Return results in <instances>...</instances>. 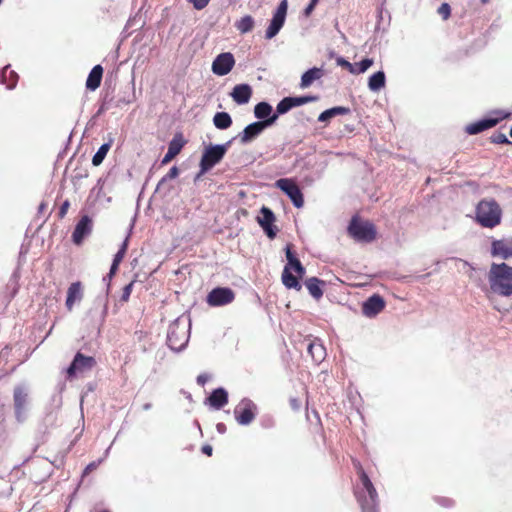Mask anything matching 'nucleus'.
Masks as SVG:
<instances>
[{
	"mask_svg": "<svg viewBox=\"0 0 512 512\" xmlns=\"http://www.w3.org/2000/svg\"><path fill=\"white\" fill-rule=\"evenodd\" d=\"M359 477V483L354 487V495L362 512H378V493L359 461H353Z\"/></svg>",
	"mask_w": 512,
	"mask_h": 512,
	"instance_id": "obj_1",
	"label": "nucleus"
},
{
	"mask_svg": "<svg viewBox=\"0 0 512 512\" xmlns=\"http://www.w3.org/2000/svg\"><path fill=\"white\" fill-rule=\"evenodd\" d=\"M488 281L490 289L501 296L512 295V266L505 262L492 263L489 273Z\"/></svg>",
	"mask_w": 512,
	"mask_h": 512,
	"instance_id": "obj_2",
	"label": "nucleus"
},
{
	"mask_svg": "<svg viewBox=\"0 0 512 512\" xmlns=\"http://www.w3.org/2000/svg\"><path fill=\"white\" fill-rule=\"evenodd\" d=\"M502 208L494 198L480 200L475 207V221L484 228L493 229L501 224Z\"/></svg>",
	"mask_w": 512,
	"mask_h": 512,
	"instance_id": "obj_3",
	"label": "nucleus"
},
{
	"mask_svg": "<svg viewBox=\"0 0 512 512\" xmlns=\"http://www.w3.org/2000/svg\"><path fill=\"white\" fill-rule=\"evenodd\" d=\"M347 230L348 234L358 242L370 243L377 236L376 226L368 220L361 219L359 216L352 217Z\"/></svg>",
	"mask_w": 512,
	"mask_h": 512,
	"instance_id": "obj_4",
	"label": "nucleus"
},
{
	"mask_svg": "<svg viewBox=\"0 0 512 512\" xmlns=\"http://www.w3.org/2000/svg\"><path fill=\"white\" fill-rule=\"evenodd\" d=\"M189 340V328L179 319L170 324L167 334V344L175 351L186 346Z\"/></svg>",
	"mask_w": 512,
	"mask_h": 512,
	"instance_id": "obj_5",
	"label": "nucleus"
},
{
	"mask_svg": "<svg viewBox=\"0 0 512 512\" xmlns=\"http://www.w3.org/2000/svg\"><path fill=\"white\" fill-rule=\"evenodd\" d=\"M230 142L223 145H211L205 149L200 160V172L204 174L218 164L227 152Z\"/></svg>",
	"mask_w": 512,
	"mask_h": 512,
	"instance_id": "obj_6",
	"label": "nucleus"
},
{
	"mask_svg": "<svg viewBox=\"0 0 512 512\" xmlns=\"http://www.w3.org/2000/svg\"><path fill=\"white\" fill-rule=\"evenodd\" d=\"M277 119H278V115L273 114L270 118H268L266 120L257 121V122L249 124L238 135L240 142L242 144L251 142L253 139L258 137L265 128L273 125Z\"/></svg>",
	"mask_w": 512,
	"mask_h": 512,
	"instance_id": "obj_7",
	"label": "nucleus"
},
{
	"mask_svg": "<svg viewBox=\"0 0 512 512\" xmlns=\"http://www.w3.org/2000/svg\"><path fill=\"white\" fill-rule=\"evenodd\" d=\"M257 414V405L250 399L241 400L234 408V416L240 425H249Z\"/></svg>",
	"mask_w": 512,
	"mask_h": 512,
	"instance_id": "obj_8",
	"label": "nucleus"
},
{
	"mask_svg": "<svg viewBox=\"0 0 512 512\" xmlns=\"http://www.w3.org/2000/svg\"><path fill=\"white\" fill-rule=\"evenodd\" d=\"M96 364L97 362L94 357L85 356L81 352H77L70 366L67 368V378L73 379L78 373L92 370Z\"/></svg>",
	"mask_w": 512,
	"mask_h": 512,
	"instance_id": "obj_9",
	"label": "nucleus"
},
{
	"mask_svg": "<svg viewBox=\"0 0 512 512\" xmlns=\"http://www.w3.org/2000/svg\"><path fill=\"white\" fill-rule=\"evenodd\" d=\"M276 187L291 199L295 207L301 208L304 205L303 194L294 180L281 178L276 181Z\"/></svg>",
	"mask_w": 512,
	"mask_h": 512,
	"instance_id": "obj_10",
	"label": "nucleus"
},
{
	"mask_svg": "<svg viewBox=\"0 0 512 512\" xmlns=\"http://www.w3.org/2000/svg\"><path fill=\"white\" fill-rule=\"evenodd\" d=\"M235 299V293L228 287H217L212 289L207 295L209 306L218 307L230 304Z\"/></svg>",
	"mask_w": 512,
	"mask_h": 512,
	"instance_id": "obj_11",
	"label": "nucleus"
},
{
	"mask_svg": "<svg viewBox=\"0 0 512 512\" xmlns=\"http://www.w3.org/2000/svg\"><path fill=\"white\" fill-rule=\"evenodd\" d=\"M287 0H282L276 10V12L273 15V18L270 22V25L268 26L266 30L265 37L266 39H272L275 37L280 29L283 27L286 14H287Z\"/></svg>",
	"mask_w": 512,
	"mask_h": 512,
	"instance_id": "obj_12",
	"label": "nucleus"
},
{
	"mask_svg": "<svg viewBox=\"0 0 512 512\" xmlns=\"http://www.w3.org/2000/svg\"><path fill=\"white\" fill-rule=\"evenodd\" d=\"M490 255L503 260L512 258V236L492 239Z\"/></svg>",
	"mask_w": 512,
	"mask_h": 512,
	"instance_id": "obj_13",
	"label": "nucleus"
},
{
	"mask_svg": "<svg viewBox=\"0 0 512 512\" xmlns=\"http://www.w3.org/2000/svg\"><path fill=\"white\" fill-rule=\"evenodd\" d=\"M316 100H318V97L313 95L301 97H285L277 104L276 114H285L294 107H298L309 102H314Z\"/></svg>",
	"mask_w": 512,
	"mask_h": 512,
	"instance_id": "obj_14",
	"label": "nucleus"
},
{
	"mask_svg": "<svg viewBox=\"0 0 512 512\" xmlns=\"http://www.w3.org/2000/svg\"><path fill=\"white\" fill-rule=\"evenodd\" d=\"M260 213L261 216H259L257 219L259 225L263 228L268 238L274 239L278 232L277 227L274 225V213L271 209L265 206L261 208Z\"/></svg>",
	"mask_w": 512,
	"mask_h": 512,
	"instance_id": "obj_15",
	"label": "nucleus"
},
{
	"mask_svg": "<svg viewBox=\"0 0 512 512\" xmlns=\"http://www.w3.org/2000/svg\"><path fill=\"white\" fill-rule=\"evenodd\" d=\"M235 60L231 53H222L216 57L212 64V71L219 76L227 75L234 67Z\"/></svg>",
	"mask_w": 512,
	"mask_h": 512,
	"instance_id": "obj_16",
	"label": "nucleus"
},
{
	"mask_svg": "<svg viewBox=\"0 0 512 512\" xmlns=\"http://www.w3.org/2000/svg\"><path fill=\"white\" fill-rule=\"evenodd\" d=\"M506 115L498 116V117H489L486 119H481L479 121L468 124L465 127V132L469 135H476L481 133L487 129H490L496 126L502 119H504Z\"/></svg>",
	"mask_w": 512,
	"mask_h": 512,
	"instance_id": "obj_17",
	"label": "nucleus"
},
{
	"mask_svg": "<svg viewBox=\"0 0 512 512\" xmlns=\"http://www.w3.org/2000/svg\"><path fill=\"white\" fill-rule=\"evenodd\" d=\"M92 231V220L89 216L84 215L81 217L79 222L72 233L73 242L77 245L81 244L83 239L88 236Z\"/></svg>",
	"mask_w": 512,
	"mask_h": 512,
	"instance_id": "obj_18",
	"label": "nucleus"
},
{
	"mask_svg": "<svg viewBox=\"0 0 512 512\" xmlns=\"http://www.w3.org/2000/svg\"><path fill=\"white\" fill-rule=\"evenodd\" d=\"M385 308L384 299L377 294L369 297L362 306L363 314L368 317H374Z\"/></svg>",
	"mask_w": 512,
	"mask_h": 512,
	"instance_id": "obj_19",
	"label": "nucleus"
},
{
	"mask_svg": "<svg viewBox=\"0 0 512 512\" xmlns=\"http://www.w3.org/2000/svg\"><path fill=\"white\" fill-rule=\"evenodd\" d=\"M15 415L19 421L23 420L24 410L27 404L28 393L21 386H17L13 393Z\"/></svg>",
	"mask_w": 512,
	"mask_h": 512,
	"instance_id": "obj_20",
	"label": "nucleus"
},
{
	"mask_svg": "<svg viewBox=\"0 0 512 512\" xmlns=\"http://www.w3.org/2000/svg\"><path fill=\"white\" fill-rule=\"evenodd\" d=\"M83 299V286L80 281L71 283L67 290L66 297V308L68 311H72L76 302H80Z\"/></svg>",
	"mask_w": 512,
	"mask_h": 512,
	"instance_id": "obj_21",
	"label": "nucleus"
},
{
	"mask_svg": "<svg viewBox=\"0 0 512 512\" xmlns=\"http://www.w3.org/2000/svg\"><path fill=\"white\" fill-rule=\"evenodd\" d=\"M230 95L237 104L243 105L249 102L252 96V88L248 84H238L233 88Z\"/></svg>",
	"mask_w": 512,
	"mask_h": 512,
	"instance_id": "obj_22",
	"label": "nucleus"
},
{
	"mask_svg": "<svg viewBox=\"0 0 512 512\" xmlns=\"http://www.w3.org/2000/svg\"><path fill=\"white\" fill-rule=\"evenodd\" d=\"M307 352L317 364L321 363L326 357V349L318 339L310 341Z\"/></svg>",
	"mask_w": 512,
	"mask_h": 512,
	"instance_id": "obj_23",
	"label": "nucleus"
},
{
	"mask_svg": "<svg viewBox=\"0 0 512 512\" xmlns=\"http://www.w3.org/2000/svg\"><path fill=\"white\" fill-rule=\"evenodd\" d=\"M295 272L293 267L285 266L282 273V282L288 289H295L297 291L301 290V284L299 282V275L293 274Z\"/></svg>",
	"mask_w": 512,
	"mask_h": 512,
	"instance_id": "obj_24",
	"label": "nucleus"
},
{
	"mask_svg": "<svg viewBox=\"0 0 512 512\" xmlns=\"http://www.w3.org/2000/svg\"><path fill=\"white\" fill-rule=\"evenodd\" d=\"M103 67L101 65H96L90 71L87 80H86V88L90 91H95L100 87L102 77H103Z\"/></svg>",
	"mask_w": 512,
	"mask_h": 512,
	"instance_id": "obj_25",
	"label": "nucleus"
},
{
	"mask_svg": "<svg viewBox=\"0 0 512 512\" xmlns=\"http://www.w3.org/2000/svg\"><path fill=\"white\" fill-rule=\"evenodd\" d=\"M210 406L221 409L228 403V393L224 388H217L208 397Z\"/></svg>",
	"mask_w": 512,
	"mask_h": 512,
	"instance_id": "obj_26",
	"label": "nucleus"
},
{
	"mask_svg": "<svg viewBox=\"0 0 512 512\" xmlns=\"http://www.w3.org/2000/svg\"><path fill=\"white\" fill-rule=\"evenodd\" d=\"M324 75L321 68L313 67L307 70L301 77V88L309 87L314 81L319 80Z\"/></svg>",
	"mask_w": 512,
	"mask_h": 512,
	"instance_id": "obj_27",
	"label": "nucleus"
},
{
	"mask_svg": "<svg viewBox=\"0 0 512 512\" xmlns=\"http://www.w3.org/2000/svg\"><path fill=\"white\" fill-rule=\"evenodd\" d=\"M325 283L323 280H320L316 277H311L305 281V286L308 289L309 293L315 299H320L323 296V290L321 286Z\"/></svg>",
	"mask_w": 512,
	"mask_h": 512,
	"instance_id": "obj_28",
	"label": "nucleus"
},
{
	"mask_svg": "<svg viewBox=\"0 0 512 512\" xmlns=\"http://www.w3.org/2000/svg\"><path fill=\"white\" fill-rule=\"evenodd\" d=\"M349 112H350V109L347 108V107H343V106L333 107V108H330V109H327V110L323 111L319 115L318 121L319 122H327L330 119H332L333 117H336L338 115H346Z\"/></svg>",
	"mask_w": 512,
	"mask_h": 512,
	"instance_id": "obj_29",
	"label": "nucleus"
},
{
	"mask_svg": "<svg viewBox=\"0 0 512 512\" xmlns=\"http://www.w3.org/2000/svg\"><path fill=\"white\" fill-rule=\"evenodd\" d=\"M286 258H287V265L293 267V270L295 273L299 275V277H303L305 274V268L302 266L301 262L294 256V254L291 251V245H287L286 247Z\"/></svg>",
	"mask_w": 512,
	"mask_h": 512,
	"instance_id": "obj_30",
	"label": "nucleus"
},
{
	"mask_svg": "<svg viewBox=\"0 0 512 512\" xmlns=\"http://www.w3.org/2000/svg\"><path fill=\"white\" fill-rule=\"evenodd\" d=\"M385 86V74L383 71H378L370 76L368 87L371 91H379Z\"/></svg>",
	"mask_w": 512,
	"mask_h": 512,
	"instance_id": "obj_31",
	"label": "nucleus"
},
{
	"mask_svg": "<svg viewBox=\"0 0 512 512\" xmlns=\"http://www.w3.org/2000/svg\"><path fill=\"white\" fill-rule=\"evenodd\" d=\"M216 128L224 130L232 125L231 116L227 112H217L213 117Z\"/></svg>",
	"mask_w": 512,
	"mask_h": 512,
	"instance_id": "obj_32",
	"label": "nucleus"
},
{
	"mask_svg": "<svg viewBox=\"0 0 512 512\" xmlns=\"http://www.w3.org/2000/svg\"><path fill=\"white\" fill-rule=\"evenodd\" d=\"M254 115L262 121L266 120L273 115L272 106L267 102H259L254 108Z\"/></svg>",
	"mask_w": 512,
	"mask_h": 512,
	"instance_id": "obj_33",
	"label": "nucleus"
},
{
	"mask_svg": "<svg viewBox=\"0 0 512 512\" xmlns=\"http://www.w3.org/2000/svg\"><path fill=\"white\" fill-rule=\"evenodd\" d=\"M185 144L186 141L184 140L182 134H176L169 143L168 151L171 154L177 156L181 152Z\"/></svg>",
	"mask_w": 512,
	"mask_h": 512,
	"instance_id": "obj_34",
	"label": "nucleus"
},
{
	"mask_svg": "<svg viewBox=\"0 0 512 512\" xmlns=\"http://www.w3.org/2000/svg\"><path fill=\"white\" fill-rule=\"evenodd\" d=\"M235 27L241 33L250 32L254 27V20L250 15H246L235 23Z\"/></svg>",
	"mask_w": 512,
	"mask_h": 512,
	"instance_id": "obj_35",
	"label": "nucleus"
},
{
	"mask_svg": "<svg viewBox=\"0 0 512 512\" xmlns=\"http://www.w3.org/2000/svg\"><path fill=\"white\" fill-rule=\"evenodd\" d=\"M110 147H111L110 143H104L100 146V148L98 149V151L94 154V156L92 158V164L94 166H99L103 162L107 153L110 150Z\"/></svg>",
	"mask_w": 512,
	"mask_h": 512,
	"instance_id": "obj_36",
	"label": "nucleus"
},
{
	"mask_svg": "<svg viewBox=\"0 0 512 512\" xmlns=\"http://www.w3.org/2000/svg\"><path fill=\"white\" fill-rule=\"evenodd\" d=\"M353 65H355L354 74H361L367 71L373 65V60L370 58H365L358 63H354Z\"/></svg>",
	"mask_w": 512,
	"mask_h": 512,
	"instance_id": "obj_37",
	"label": "nucleus"
},
{
	"mask_svg": "<svg viewBox=\"0 0 512 512\" xmlns=\"http://www.w3.org/2000/svg\"><path fill=\"white\" fill-rule=\"evenodd\" d=\"M490 141L494 144L512 145V141H510L504 133L500 132L491 135Z\"/></svg>",
	"mask_w": 512,
	"mask_h": 512,
	"instance_id": "obj_38",
	"label": "nucleus"
},
{
	"mask_svg": "<svg viewBox=\"0 0 512 512\" xmlns=\"http://www.w3.org/2000/svg\"><path fill=\"white\" fill-rule=\"evenodd\" d=\"M178 175H179L178 167L177 166L171 167L170 170L168 171V173L164 177L161 178V180L159 181V183L157 185V188H159L166 181L175 179L176 177H178Z\"/></svg>",
	"mask_w": 512,
	"mask_h": 512,
	"instance_id": "obj_39",
	"label": "nucleus"
},
{
	"mask_svg": "<svg viewBox=\"0 0 512 512\" xmlns=\"http://www.w3.org/2000/svg\"><path fill=\"white\" fill-rule=\"evenodd\" d=\"M127 247H128V238H126L124 240V242L122 243L121 248L116 253V255L113 259V262L118 263V264H120L122 262V260L124 259L125 255H126Z\"/></svg>",
	"mask_w": 512,
	"mask_h": 512,
	"instance_id": "obj_40",
	"label": "nucleus"
},
{
	"mask_svg": "<svg viewBox=\"0 0 512 512\" xmlns=\"http://www.w3.org/2000/svg\"><path fill=\"white\" fill-rule=\"evenodd\" d=\"M437 12L443 20H447L451 16V7L448 3H442Z\"/></svg>",
	"mask_w": 512,
	"mask_h": 512,
	"instance_id": "obj_41",
	"label": "nucleus"
},
{
	"mask_svg": "<svg viewBox=\"0 0 512 512\" xmlns=\"http://www.w3.org/2000/svg\"><path fill=\"white\" fill-rule=\"evenodd\" d=\"M336 62L339 66L348 70L351 74H354L355 65H353L352 63H350L349 61H347L346 59H344L342 57L337 58Z\"/></svg>",
	"mask_w": 512,
	"mask_h": 512,
	"instance_id": "obj_42",
	"label": "nucleus"
},
{
	"mask_svg": "<svg viewBox=\"0 0 512 512\" xmlns=\"http://www.w3.org/2000/svg\"><path fill=\"white\" fill-rule=\"evenodd\" d=\"M133 285H134V281H131L129 284H127L123 288L122 295H121V301L127 302L129 300L130 295L132 293Z\"/></svg>",
	"mask_w": 512,
	"mask_h": 512,
	"instance_id": "obj_43",
	"label": "nucleus"
},
{
	"mask_svg": "<svg viewBox=\"0 0 512 512\" xmlns=\"http://www.w3.org/2000/svg\"><path fill=\"white\" fill-rule=\"evenodd\" d=\"M435 501L439 505H441L443 507H446V508L451 507L454 504V501L451 498L444 497V496H437V497H435Z\"/></svg>",
	"mask_w": 512,
	"mask_h": 512,
	"instance_id": "obj_44",
	"label": "nucleus"
},
{
	"mask_svg": "<svg viewBox=\"0 0 512 512\" xmlns=\"http://www.w3.org/2000/svg\"><path fill=\"white\" fill-rule=\"evenodd\" d=\"M289 404L294 411H298L302 406V400L300 397H290Z\"/></svg>",
	"mask_w": 512,
	"mask_h": 512,
	"instance_id": "obj_45",
	"label": "nucleus"
},
{
	"mask_svg": "<svg viewBox=\"0 0 512 512\" xmlns=\"http://www.w3.org/2000/svg\"><path fill=\"white\" fill-rule=\"evenodd\" d=\"M190 3L193 4V7L197 10H201L205 8L210 0H188Z\"/></svg>",
	"mask_w": 512,
	"mask_h": 512,
	"instance_id": "obj_46",
	"label": "nucleus"
},
{
	"mask_svg": "<svg viewBox=\"0 0 512 512\" xmlns=\"http://www.w3.org/2000/svg\"><path fill=\"white\" fill-rule=\"evenodd\" d=\"M70 207V202L68 200H65L62 205L60 206L58 215L59 218H64L68 212V209Z\"/></svg>",
	"mask_w": 512,
	"mask_h": 512,
	"instance_id": "obj_47",
	"label": "nucleus"
},
{
	"mask_svg": "<svg viewBox=\"0 0 512 512\" xmlns=\"http://www.w3.org/2000/svg\"><path fill=\"white\" fill-rule=\"evenodd\" d=\"M319 0H311L309 5L305 8V15L309 16L314 10Z\"/></svg>",
	"mask_w": 512,
	"mask_h": 512,
	"instance_id": "obj_48",
	"label": "nucleus"
},
{
	"mask_svg": "<svg viewBox=\"0 0 512 512\" xmlns=\"http://www.w3.org/2000/svg\"><path fill=\"white\" fill-rule=\"evenodd\" d=\"M176 157V155L174 154H171L169 151H167V153L165 154V156L163 157V159L161 160V164L162 165H167L169 162H171L174 158Z\"/></svg>",
	"mask_w": 512,
	"mask_h": 512,
	"instance_id": "obj_49",
	"label": "nucleus"
},
{
	"mask_svg": "<svg viewBox=\"0 0 512 512\" xmlns=\"http://www.w3.org/2000/svg\"><path fill=\"white\" fill-rule=\"evenodd\" d=\"M97 468V464L95 462H91L90 464H88L86 466V468L84 469V472H83V476H86L88 475L90 472H92L93 470H95Z\"/></svg>",
	"mask_w": 512,
	"mask_h": 512,
	"instance_id": "obj_50",
	"label": "nucleus"
},
{
	"mask_svg": "<svg viewBox=\"0 0 512 512\" xmlns=\"http://www.w3.org/2000/svg\"><path fill=\"white\" fill-rule=\"evenodd\" d=\"M208 381V376L206 374H200L197 377V383L201 386H204Z\"/></svg>",
	"mask_w": 512,
	"mask_h": 512,
	"instance_id": "obj_51",
	"label": "nucleus"
},
{
	"mask_svg": "<svg viewBox=\"0 0 512 512\" xmlns=\"http://www.w3.org/2000/svg\"><path fill=\"white\" fill-rule=\"evenodd\" d=\"M201 450L207 456H211L213 452V448L211 445H204Z\"/></svg>",
	"mask_w": 512,
	"mask_h": 512,
	"instance_id": "obj_52",
	"label": "nucleus"
},
{
	"mask_svg": "<svg viewBox=\"0 0 512 512\" xmlns=\"http://www.w3.org/2000/svg\"><path fill=\"white\" fill-rule=\"evenodd\" d=\"M118 267H119L118 263L112 262V265H111V268H110V272H109V276L110 277H112L117 272Z\"/></svg>",
	"mask_w": 512,
	"mask_h": 512,
	"instance_id": "obj_53",
	"label": "nucleus"
},
{
	"mask_svg": "<svg viewBox=\"0 0 512 512\" xmlns=\"http://www.w3.org/2000/svg\"><path fill=\"white\" fill-rule=\"evenodd\" d=\"M151 408H152V404L151 403H146V404L143 405V409L144 410H149Z\"/></svg>",
	"mask_w": 512,
	"mask_h": 512,
	"instance_id": "obj_54",
	"label": "nucleus"
},
{
	"mask_svg": "<svg viewBox=\"0 0 512 512\" xmlns=\"http://www.w3.org/2000/svg\"><path fill=\"white\" fill-rule=\"evenodd\" d=\"M223 427H224V425H223V424H218V425H217V428H218V430H219V431L223 430Z\"/></svg>",
	"mask_w": 512,
	"mask_h": 512,
	"instance_id": "obj_55",
	"label": "nucleus"
},
{
	"mask_svg": "<svg viewBox=\"0 0 512 512\" xmlns=\"http://www.w3.org/2000/svg\"><path fill=\"white\" fill-rule=\"evenodd\" d=\"M490 0H481L482 4H487Z\"/></svg>",
	"mask_w": 512,
	"mask_h": 512,
	"instance_id": "obj_56",
	"label": "nucleus"
},
{
	"mask_svg": "<svg viewBox=\"0 0 512 512\" xmlns=\"http://www.w3.org/2000/svg\"><path fill=\"white\" fill-rule=\"evenodd\" d=\"M7 71H8V69H7V68L3 69L2 74H3V75H5V74L7 73Z\"/></svg>",
	"mask_w": 512,
	"mask_h": 512,
	"instance_id": "obj_57",
	"label": "nucleus"
},
{
	"mask_svg": "<svg viewBox=\"0 0 512 512\" xmlns=\"http://www.w3.org/2000/svg\"><path fill=\"white\" fill-rule=\"evenodd\" d=\"M510 136L512 137V128L510 129Z\"/></svg>",
	"mask_w": 512,
	"mask_h": 512,
	"instance_id": "obj_58",
	"label": "nucleus"
},
{
	"mask_svg": "<svg viewBox=\"0 0 512 512\" xmlns=\"http://www.w3.org/2000/svg\"><path fill=\"white\" fill-rule=\"evenodd\" d=\"M101 512H110V511H109V510H103V511H101Z\"/></svg>",
	"mask_w": 512,
	"mask_h": 512,
	"instance_id": "obj_59",
	"label": "nucleus"
},
{
	"mask_svg": "<svg viewBox=\"0 0 512 512\" xmlns=\"http://www.w3.org/2000/svg\"><path fill=\"white\" fill-rule=\"evenodd\" d=\"M3 0H0V4L2 3Z\"/></svg>",
	"mask_w": 512,
	"mask_h": 512,
	"instance_id": "obj_60",
	"label": "nucleus"
}]
</instances>
